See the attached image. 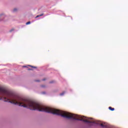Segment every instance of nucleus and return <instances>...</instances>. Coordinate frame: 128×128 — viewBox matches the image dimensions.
<instances>
[{
	"label": "nucleus",
	"mask_w": 128,
	"mask_h": 128,
	"mask_svg": "<svg viewBox=\"0 0 128 128\" xmlns=\"http://www.w3.org/2000/svg\"><path fill=\"white\" fill-rule=\"evenodd\" d=\"M19 106L28 108L33 110V100L16 96L6 89L0 87V100H2Z\"/></svg>",
	"instance_id": "obj_1"
},
{
	"label": "nucleus",
	"mask_w": 128,
	"mask_h": 128,
	"mask_svg": "<svg viewBox=\"0 0 128 128\" xmlns=\"http://www.w3.org/2000/svg\"><path fill=\"white\" fill-rule=\"evenodd\" d=\"M100 126H102V128H112V127H110V125L107 123H102Z\"/></svg>",
	"instance_id": "obj_2"
},
{
	"label": "nucleus",
	"mask_w": 128,
	"mask_h": 128,
	"mask_svg": "<svg viewBox=\"0 0 128 128\" xmlns=\"http://www.w3.org/2000/svg\"><path fill=\"white\" fill-rule=\"evenodd\" d=\"M108 109L110 110H112V112H114V108H112V106H110L108 108Z\"/></svg>",
	"instance_id": "obj_3"
},
{
	"label": "nucleus",
	"mask_w": 128,
	"mask_h": 128,
	"mask_svg": "<svg viewBox=\"0 0 128 128\" xmlns=\"http://www.w3.org/2000/svg\"><path fill=\"white\" fill-rule=\"evenodd\" d=\"M64 94H66V92H64L60 94V96H64Z\"/></svg>",
	"instance_id": "obj_4"
},
{
	"label": "nucleus",
	"mask_w": 128,
	"mask_h": 128,
	"mask_svg": "<svg viewBox=\"0 0 128 128\" xmlns=\"http://www.w3.org/2000/svg\"><path fill=\"white\" fill-rule=\"evenodd\" d=\"M30 24V22H28L26 23V24L28 25V24Z\"/></svg>",
	"instance_id": "obj_5"
},
{
	"label": "nucleus",
	"mask_w": 128,
	"mask_h": 128,
	"mask_svg": "<svg viewBox=\"0 0 128 128\" xmlns=\"http://www.w3.org/2000/svg\"><path fill=\"white\" fill-rule=\"evenodd\" d=\"M16 10H18L17 8H14L13 10L14 12H16Z\"/></svg>",
	"instance_id": "obj_6"
},
{
	"label": "nucleus",
	"mask_w": 128,
	"mask_h": 128,
	"mask_svg": "<svg viewBox=\"0 0 128 128\" xmlns=\"http://www.w3.org/2000/svg\"><path fill=\"white\" fill-rule=\"evenodd\" d=\"M41 87L42 88H46V86L44 85H42Z\"/></svg>",
	"instance_id": "obj_7"
},
{
	"label": "nucleus",
	"mask_w": 128,
	"mask_h": 128,
	"mask_svg": "<svg viewBox=\"0 0 128 128\" xmlns=\"http://www.w3.org/2000/svg\"><path fill=\"white\" fill-rule=\"evenodd\" d=\"M44 16V14H42L39 15V16Z\"/></svg>",
	"instance_id": "obj_8"
},
{
	"label": "nucleus",
	"mask_w": 128,
	"mask_h": 128,
	"mask_svg": "<svg viewBox=\"0 0 128 128\" xmlns=\"http://www.w3.org/2000/svg\"><path fill=\"white\" fill-rule=\"evenodd\" d=\"M32 66L33 68H36V66Z\"/></svg>",
	"instance_id": "obj_9"
},
{
	"label": "nucleus",
	"mask_w": 128,
	"mask_h": 128,
	"mask_svg": "<svg viewBox=\"0 0 128 128\" xmlns=\"http://www.w3.org/2000/svg\"><path fill=\"white\" fill-rule=\"evenodd\" d=\"M12 31H14V29L10 30V32H12Z\"/></svg>",
	"instance_id": "obj_10"
},
{
	"label": "nucleus",
	"mask_w": 128,
	"mask_h": 128,
	"mask_svg": "<svg viewBox=\"0 0 128 128\" xmlns=\"http://www.w3.org/2000/svg\"><path fill=\"white\" fill-rule=\"evenodd\" d=\"M46 80V78H44V79L42 80L44 81V80Z\"/></svg>",
	"instance_id": "obj_11"
},
{
	"label": "nucleus",
	"mask_w": 128,
	"mask_h": 128,
	"mask_svg": "<svg viewBox=\"0 0 128 128\" xmlns=\"http://www.w3.org/2000/svg\"><path fill=\"white\" fill-rule=\"evenodd\" d=\"M36 18H40V15L37 16H36Z\"/></svg>",
	"instance_id": "obj_12"
},
{
	"label": "nucleus",
	"mask_w": 128,
	"mask_h": 128,
	"mask_svg": "<svg viewBox=\"0 0 128 128\" xmlns=\"http://www.w3.org/2000/svg\"><path fill=\"white\" fill-rule=\"evenodd\" d=\"M35 82H40V80H36Z\"/></svg>",
	"instance_id": "obj_13"
},
{
	"label": "nucleus",
	"mask_w": 128,
	"mask_h": 128,
	"mask_svg": "<svg viewBox=\"0 0 128 128\" xmlns=\"http://www.w3.org/2000/svg\"><path fill=\"white\" fill-rule=\"evenodd\" d=\"M52 82H50V84H52Z\"/></svg>",
	"instance_id": "obj_14"
},
{
	"label": "nucleus",
	"mask_w": 128,
	"mask_h": 128,
	"mask_svg": "<svg viewBox=\"0 0 128 128\" xmlns=\"http://www.w3.org/2000/svg\"><path fill=\"white\" fill-rule=\"evenodd\" d=\"M24 68H26V66H24Z\"/></svg>",
	"instance_id": "obj_15"
}]
</instances>
